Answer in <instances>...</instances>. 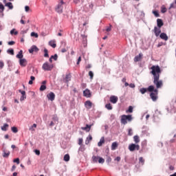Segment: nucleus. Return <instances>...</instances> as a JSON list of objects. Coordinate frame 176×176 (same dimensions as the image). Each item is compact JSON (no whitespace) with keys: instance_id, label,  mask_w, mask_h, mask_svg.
Returning a JSON list of instances; mask_svg holds the SVG:
<instances>
[{"instance_id":"nucleus-1","label":"nucleus","mask_w":176,"mask_h":176,"mask_svg":"<svg viewBox=\"0 0 176 176\" xmlns=\"http://www.w3.org/2000/svg\"><path fill=\"white\" fill-rule=\"evenodd\" d=\"M151 69V74L153 76V83L155 85L157 89H155V86L150 85L148 87V91L150 93V98H151L152 101L156 102L157 98H159V90L157 89H160L163 86V81L159 80L162 70H160L159 65H153Z\"/></svg>"},{"instance_id":"nucleus-2","label":"nucleus","mask_w":176,"mask_h":176,"mask_svg":"<svg viewBox=\"0 0 176 176\" xmlns=\"http://www.w3.org/2000/svg\"><path fill=\"white\" fill-rule=\"evenodd\" d=\"M133 120V116L131 115H122L121 116L120 123L121 124H127L128 122Z\"/></svg>"},{"instance_id":"nucleus-3","label":"nucleus","mask_w":176,"mask_h":176,"mask_svg":"<svg viewBox=\"0 0 176 176\" xmlns=\"http://www.w3.org/2000/svg\"><path fill=\"white\" fill-rule=\"evenodd\" d=\"M64 0H60V2L55 8V11L59 14H61V13H63V9H64V7L63 6L64 5Z\"/></svg>"},{"instance_id":"nucleus-4","label":"nucleus","mask_w":176,"mask_h":176,"mask_svg":"<svg viewBox=\"0 0 176 176\" xmlns=\"http://www.w3.org/2000/svg\"><path fill=\"white\" fill-rule=\"evenodd\" d=\"M130 152H134V151H140V146L137 144H131L128 147Z\"/></svg>"},{"instance_id":"nucleus-5","label":"nucleus","mask_w":176,"mask_h":176,"mask_svg":"<svg viewBox=\"0 0 176 176\" xmlns=\"http://www.w3.org/2000/svg\"><path fill=\"white\" fill-rule=\"evenodd\" d=\"M42 68L44 71H52L53 69V65H50L49 63L45 62L43 65Z\"/></svg>"},{"instance_id":"nucleus-6","label":"nucleus","mask_w":176,"mask_h":176,"mask_svg":"<svg viewBox=\"0 0 176 176\" xmlns=\"http://www.w3.org/2000/svg\"><path fill=\"white\" fill-rule=\"evenodd\" d=\"M47 97L50 101H54V99L56 98V95L53 92H50L47 95Z\"/></svg>"},{"instance_id":"nucleus-7","label":"nucleus","mask_w":176,"mask_h":176,"mask_svg":"<svg viewBox=\"0 0 176 176\" xmlns=\"http://www.w3.org/2000/svg\"><path fill=\"white\" fill-rule=\"evenodd\" d=\"M35 52L36 53H38L39 52V48L36 47V45H32L30 49H29V53L32 54Z\"/></svg>"},{"instance_id":"nucleus-8","label":"nucleus","mask_w":176,"mask_h":176,"mask_svg":"<svg viewBox=\"0 0 176 176\" xmlns=\"http://www.w3.org/2000/svg\"><path fill=\"white\" fill-rule=\"evenodd\" d=\"M118 100H119L118 96H110V102H111V104H116V102H118Z\"/></svg>"},{"instance_id":"nucleus-9","label":"nucleus","mask_w":176,"mask_h":176,"mask_svg":"<svg viewBox=\"0 0 176 176\" xmlns=\"http://www.w3.org/2000/svg\"><path fill=\"white\" fill-rule=\"evenodd\" d=\"M153 31H154L155 36H159V35H160V33L162 32L160 28H157L156 26L154 28Z\"/></svg>"},{"instance_id":"nucleus-10","label":"nucleus","mask_w":176,"mask_h":176,"mask_svg":"<svg viewBox=\"0 0 176 176\" xmlns=\"http://www.w3.org/2000/svg\"><path fill=\"white\" fill-rule=\"evenodd\" d=\"M93 125H89V124H86V126L85 127H81V130H83L84 131H87V133H89V131H90V130L91 129V126Z\"/></svg>"},{"instance_id":"nucleus-11","label":"nucleus","mask_w":176,"mask_h":176,"mask_svg":"<svg viewBox=\"0 0 176 176\" xmlns=\"http://www.w3.org/2000/svg\"><path fill=\"white\" fill-rule=\"evenodd\" d=\"M19 64L21 67L27 66V60L25 58H22L19 60Z\"/></svg>"},{"instance_id":"nucleus-12","label":"nucleus","mask_w":176,"mask_h":176,"mask_svg":"<svg viewBox=\"0 0 176 176\" xmlns=\"http://www.w3.org/2000/svg\"><path fill=\"white\" fill-rule=\"evenodd\" d=\"M164 25V23H163V20H162L161 19H157V25L159 28H162V27H163Z\"/></svg>"},{"instance_id":"nucleus-13","label":"nucleus","mask_w":176,"mask_h":176,"mask_svg":"<svg viewBox=\"0 0 176 176\" xmlns=\"http://www.w3.org/2000/svg\"><path fill=\"white\" fill-rule=\"evenodd\" d=\"M85 107L87 109H90L93 105V103L90 100H87L85 102Z\"/></svg>"},{"instance_id":"nucleus-14","label":"nucleus","mask_w":176,"mask_h":176,"mask_svg":"<svg viewBox=\"0 0 176 176\" xmlns=\"http://www.w3.org/2000/svg\"><path fill=\"white\" fill-rule=\"evenodd\" d=\"M46 89V80H44L42 82V85L40 87V91H45V89Z\"/></svg>"},{"instance_id":"nucleus-15","label":"nucleus","mask_w":176,"mask_h":176,"mask_svg":"<svg viewBox=\"0 0 176 176\" xmlns=\"http://www.w3.org/2000/svg\"><path fill=\"white\" fill-rule=\"evenodd\" d=\"M83 94H84L85 97H87V98L91 97V94L90 93V90H89V89H85L83 91Z\"/></svg>"},{"instance_id":"nucleus-16","label":"nucleus","mask_w":176,"mask_h":176,"mask_svg":"<svg viewBox=\"0 0 176 176\" xmlns=\"http://www.w3.org/2000/svg\"><path fill=\"white\" fill-rule=\"evenodd\" d=\"M160 37L161 39H163V41H168V36L166 33H161Z\"/></svg>"},{"instance_id":"nucleus-17","label":"nucleus","mask_w":176,"mask_h":176,"mask_svg":"<svg viewBox=\"0 0 176 176\" xmlns=\"http://www.w3.org/2000/svg\"><path fill=\"white\" fill-rule=\"evenodd\" d=\"M141 60H142V54H139L138 56L134 58L135 63H138V61H141Z\"/></svg>"},{"instance_id":"nucleus-18","label":"nucleus","mask_w":176,"mask_h":176,"mask_svg":"<svg viewBox=\"0 0 176 176\" xmlns=\"http://www.w3.org/2000/svg\"><path fill=\"white\" fill-rule=\"evenodd\" d=\"M49 45L50 46H51V47H53V49H55V47H56L57 44H56V40H52L49 42Z\"/></svg>"},{"instance_id":"nucleus-19","label":"nucleus","mask_w":176,"mask_h":176,"mask_svg":"<svg viewBox=\"0 0 176 176\" xmlns=\"http://www.w3.org/2000/svg\"><path fill=\"white\" fill-rule=\"evenodd\" d=\"M71 78H72L71 73L66 74L65 78V80L66 83H68V82H69L71 80Z\"/></svg>"},{"instance_id":"nucleus-20","label":"nucleus","mask_w":176,"mask_h":176,"mask_svg":"<svg viewBox=\"0 0 176 176\" xmlns=\"http://www.w3.org/2000/svg\"><path fill=\"white\" fill-rule=\"evenodd\" d=\"M118 146H119V144H118V142H113L111 144V151H116Z\"/></svg>"},{"instance_id":"nucleus-21","label":"nucleus","mask_w":176,"mask_h":176,"mask_svg":"<svg viewBox=\"0 0 176 176\" xmlns=\"http://www.w3.org/2000/svg\"><path fill=\"white\" fill-rule=\"evenodd\" d=\"M92 140L93 137L91 136V135H89V136L85 140V144L89 145V144H90V141H91Z\"/></svg>"},{"instance_id":"nucleus-22","label":"nucleus","mask_w":176,"mask_h":176,"mask_svg":"<svg viewBox=\"0 0 176 176\" xmlns=\"http://www.w3.org/2000/svg\"><path fill=\"white\" fill-rule=\"evenodd\" d=\"M24 56L23 55V50L19 52L18 54L16 55V58H19L21 60Z\"/></svg>"},{"instance_id":"nucleus-23","label":"nucleus","mask_w":176,"mask_h":176,"mask_svg":"<svg viewBox=\"0 0 176 176\" xmlns=\"http://www.w3.org/2000/svg\"><path fill=\"white\" fill-rule=\"evenodd\" d=\"M133 141H134V142H135V144H138V143L140 142V136H138V135H135V136L133 137Z\"/></svg>"},{"instance_id":"nucleus-24","label":"nucleus","mask_w":176,"mask_h":176,"mask_svg":"<svg viewBox=\"0 0 176 176\" xmlns=\"http://www.w3.org/2000/svg\"><path fill=\"white\" fill-rule=\"evenodd\" d=\"M99 159H100V157H98V156H96V155L92 156V160H93L94 163H97L98 162Z\"/></svg>"},{"instance_id":"nucleus-25","label":"nucleus","mask_w":176,"mask_h":176,"mask_svg":"<svg viewBox=\"0 0 176 176\" xmlns=\"http://www.w3.org/2000/svg\"><path fill=\"white\" fill-rule=\"evenodd\" d=\"M10 155V151H8L6 153V151H3V157H9Z\"/></svg>"},{"instance_id":"nucleus-26","label":"nucleus","mask_w":176,"mask_h":176,"mask_svg":"<svg viewBox=\"0 0 176 176\" xmlns=\"http://www.w3.org/2000/svg\"><path fill=\"white\" fill-rule=\"evenodd\" d=\"M105 142V140L104 138H102L100 140V142L98 143V146H102V144Z\"/></svg>"},{"instance_id":"nucleus-27","label":"nucleus","mask_w":176,"mask_h":176,"mask_svg":"<svg viewBox=\"0 0 176 176\" xmlns=\"http://www.w3.org/2000/svg\"><path fill=\"white\" fill-rule=\"evenodd\" d=\"M9 127V124H4L3 126H1V130L3 131H6L8 130V128Z\"/></svg>"},{"instance_id":"nucleus-28","label":"nucleus","mask_w":176,"mask_h":176,"mask_svg":"<svg viewBox=\"0 0 176 176\" xmlns=\"http://www.w3.org/2000/svg\"><path fill=\"white\" fill-rule=\"evenodd\" d=\"M7 53L8 54H11V56H14V50L13 49H9L7 50Z\"/></svg>"},{"instance_id":"nucleus-29","label":"nucleus","mask_w":176,"mask_h":176,"mask_svg":"<svg viewBox=\"0 0 176 176\" xmlns=\"http://www.w3.org/2000/svg\"><path fill=\"white\" fill-rule=\"evenodd\" d=\"M105 108L107 109H108L109 111H111V110H112V104H111V103H109V104H105Z\"/></svg>"},{"instance_id":"nucleus-30","label":"nucleus","mask_w":176,"mask_h":176,"mask_svg":"<svg viewBox=\"0 0 176 176\" xmlns=\"http://www.w3.org/2000/svg\"><path fill=\"white\" fill-rule=\"evenodd\" d=\"M44 57H46L47 58L49 57V51L46 48L44 49Z\"/></svg>"},{"instance_id":"nucleus-31","label":"nucleus","mask_w":176,"mask_h":176,"mask_svg":"<svg viewBox=\"0 0 176 176\" xmlns=\"http://www.w3.org/2000/svg\"><path fill=\"white\" fill-rule=\"evenodd\" d=\"M140 91L142 94H145L148 91V88H142L140 89Z\"/></svg>"},{"instance_id":"nucleus-32","label":"nucleus","mask_w":176,"mask_h":176,"mask_svg":"<svg viewBox=\"0 0 176 176\" xmlns=\"http://www.w3.org/2000/svg\"><path fill=\"white\" fill-rule=\"evenodd\" d=\"M63 160L65 162H69V154L65 155Z\"/></svg>"},{"instance_id":"nucleus-33","label":"nucleus","mask_w":176,"mask_h":176,"mask_svg":"<svg viewBox=\"0 0 176 176\" xmlns=\"http://www.w3.org/2000/svg\"><path fill=\"white\" fill-rule=\"evenodd\" d=\"M6 6H7L8 8H9V9H13V4L10 2H8L6 4Z\"/></svg>"},{"instance_id":"nucleus-34","label":"nucleus","mask_w":176,"mask_h":176,"mask_svg":"<svg viewBox=\"0 0 176 176\" xmlns=\"http://www.w3.org/2000/svg\"><path fill=\"white\" fill-rule=\"evenodd\" d=\"M3 10H5V6L0 3V13H3Z\"/></svg>"},{"instance_id":"nucleus-35","label":"nucleus","mask_w":176,"mask_h":176,"mask_svg":"<svg viewBox=\"0 0 176 176\" xmlns=\"http://www.w3.org/2000/svg\"><path fill=\"white\" fill-rule=\"evenodd\" d=\"M11 130H12V133H18V131H19V130L17 129V127H16V126H12V128H11Z\"/></svg>"},{"instance_id":"nucleus-36","label":"nucleus","mask_w":176,"mask_h":176,"mask_svg":"<svg viewBox=\"0 0 176 176\" xmlns=\"http://www.w3.org/2000/svg\"><path fill=\"white\" fill-rule=\"evenodd\" d=\"M98 163H100V164H104L105 162V160H104V158L101 157H99V160H98Z\"/></svg>"},{"instance_id":"nucleus-37","label":"nucleus","mask_w":176,"mask_h":176,"mask_svg":"<svg viewBox=\"0 0 176 176\" xmlns=\"http://www.w3.org/2000/svg\"><path fill=\"white\" fill-rule=\"evenodd\" d=\"M133 107L132 106H129V109L126 110V112H129V113H133Z\"/></svg>"},{"instance_id":"nucleus-38","label":"nucleus","mask_w":176,"mask_h":176,"mask_svg":"<svg viewBox=\"0 0 176 176\" xmlns=\"http://www.w3.org/2000/svg\"><path fill=\"white\" fill-rule=\"evenodd\" d=\"M139 162H140V163H141L142 164H144V163H145V160H144V157H140L139 158Z\"/></svg>"},{"instance_id":"nucleus-39","label":"nucleus","mask_w":176,"mask_h":176,"mask_svg":"<svg viewBox=\"0 0 176 176\" xmlns=\"http://www.w3.org/2000/svg\"><path fill=\"white\" fill-rule=\"evenodd\" d=\"M89 76H90V79H93V78H94V74L91 71L89 72Z\"/></svg>"},{"instance_id":"nucleus-40","label":"nucleus","mask_w":176,"mask_h":176,"mask_svg":"<svg viewBox=\"0 0 176 176\" xmlns=\"http://www.w3.org/2000/svg\"><path fill=\"white\" fill-rule=\"evenodd\" d=\"M51 58H53L55 61H57V58H58V56H57V54H55L54 56H51Z\"/></svg>"},{"instance_id":"nucleus-41","label":"nucleus","mask_w":176,"mask_h":176,"mask_svg":"<svg viewBox=\"0 0 176 176\" xmlns=\"http://www.w3.org/2000/svg\"><path fill=\"white\" fill-rule=\"evenodd\" d=\"M81 36H82L84 42H87V36H86L85 34H82Z\"/></svg>"},{"instance_id":"nucleus-42","label":"nucleus","mask_w":176,"mask_h":176,"mask_svg":"<svg viewBox=\"0 0 176 176\" xmlns=\"http://www.w3.org/2000/svg\"><path fill=\"white\" fill-rule=\"evenodd\" d=\"M14 31H16V29H12V30L10 31L11 35H13V34H14V35H17V34H19V32H17L16 31V32H14Z\"/></svg>"},{"instance_id":"nucleus-43","label":"nucleus","mask_w":176,"mask_h":176,"mask_svg":"<svg viewBox=\"0 0 176 176\" xmlns=\"http://www.w3.org/2000/svg\"><path fill=\"white\" fill-rule=\"evenodd\" d=\"M153 13L154 14L155 17H160V14H159V12L156 10L153 11Z\"/></svg>"},{"instance_id":"nucleus-44","label":"nucleus","mask_w":176,"mask_h":176,"mask_svg":"<svg viewBox=\"0 0 176 176\" xmlns=\"http://www.w3.org/2000/svg\"><path fill=\"white\" fill-rule=\"evenodd\" d=\"M25 98H27V95L26 94L22 95L20 100H21V101H24V100H25Z\"/></svg>"},{"instance_id":"nucleus-45","label":"nucleus","mask_w":176,"mask_h":176,"mask_svg":"<svg viewBox=\"0 0 176 176\" xmlns=\"http://www.w3.org/2000/svg\"><path fill=\"white\" fill-rule=\"evenodd\" d=\"M31 36H34L35 38H38V33H35V32H32L31 33Z\"/></svg>"},{"instance_id":"nucleus-46","label":"nucleus","mask_w":176,"mask_h":176,"mask_svg":"<svg viewBox=\"0 0 176 176\" xmlns=\"http://www.w3.org/2000/svg\"><path fill=\"white\" fill-rule=\"evenodd\" d=\"M161 12L162 13H166V12H167V8H166V7H162Z\"/></svg>"},{"instance_id":"nucleus-47","label":"nucleus","mask_w":176,"mask_h":176,"mask_svg":"<svg viewBox=\"0 0 176 176\" xmlns=\"http://www.w3.org/2000/svg\"><path fill=\"white\" fill-rule=\"evenodd\" d=\"M83 144V138L78 139V145H82Z\"/></svg>"},{"instance_id":"nucleus-48","label":"nucleus","mask_w":176,"mask_h":176,"mask_svg":"<svg viewBox=\"0 0 176 176\" xmlns=\"http://www.w3.org/2000/svg\"><path fill=\"white\" fill-rule=\"evenodd\" d=\"M14 163H16L17 164H20V159L16 158L15 160H14Z\"/></svg>"},{"instance_id":"nucleus-49","label":"nucleus","mask_w":176,"mask_h":176,"mask_svg":"<svg viewBox=\"0 0 176 176\" xmlns=\"http://www.w3.org/2000/svg\"><path fill=\"white\" fill-rule=\"evenodd\" d=\"M5 67V63H3V61L0 60V68L2 69Z\"/></svg>"},{"instance_id":"nucleus-50","label":"nucleus","mask_w":176,"mask_h":176,"mask_svg":"<svg viewBox=\"0 0 176 176\" xmlns=\"http://www.w3.org/2000/svg\"><path fill=\"white\" fill-rule=\"evenodd\" d=\"M128 135H133V130L131 129H129Z\"/></svg>"},{"instance_id":"nucleus-51","label":"nucleus","mask_w":176,"mask_h":176,"mask_svg":"<svg viewBox=\"0 0 176 176\" xmlns=\"http://www.w3.org/2000/svg\"><path fill=\"white\" fill-rule=\"evenodd\" d=\"M80 61H82V57L79 56L77 61V65H79V64L80 63Z\"/></svg>"},{"instance_id":"nucleus-52","label":"nucleus","mask_w":176,"mask_h":176,"mask_svg":"<svg viewBox=\"0 0 176 176\" xmlns=\"http://www.w3.org/2000/svg\"><path fill=\"white\" fill-rule=\"evenodd\" d=\"M34 152L36 155H37V156H39V155H41V151L39 150H35Z\"/></svg>"},{"instance_id":"nucleus-53","label":"nucleus","mask_w":176,"mask_h":176,"mask_svg":"<svg viewBox=\"0 0 176 176\" xmlns=\"http://www.w3.org/2000/svg\"><path fill=\"white\" fill-rule=\"evenodd\" d=\"M19 92L21 93L22 96L25 95V91H22L21 89H19Z\"/></svg>"},{"instance_id":"nucleus-54","label":"nucleus","mask_w":176,"mask_h":176,"mask_svg":"<svg viewBox=\"0 0 176 176\" xmlns=\"http://www.w3.org/2000/svg\"><path fill=\"white\" fill-rule=\"evenodd\" d=\"M25 12H30V6H25Z\"/></svg>"},{"instance_id":"nucleus-55","label":"nucleus","mask_w":176,"mask_h":176,"mask_svg":"<svg viewBox=\"0 0 176 176\" xmlns=\"http://www.w3.org/2000/svg\"><path fill=\"white\" fill-rule=\"evenodd\" d=\"M107 163H111V162H112V158H111V157H108L107 159Z\"/></svg>"},{"instance_id":"nucleus-56","label":"nucleus","mask_w":176,"mask_h":176,"mask_svg":"<svg viewBox=\"0 0 176 176\" xmlns=\"http://www.w3.org/2000/svg\"><path fill=\"white\" fill-rule=\"evenodd\" d=\"M14 43H16L14 41H9V42H8V45H9L10 46H12V45H14Z\"/></svg>"},{"instance_id":"nucleus-57","label":"nucleus","mask_w":176,"mask_h":176,"mask_svg":"<svg viewBox=\"0 0 176 176\" xmlns=\"http://www.w3.org/2000/svg\"><path fill=\"white\" fill-rule=\"evenodd\" d=\"M129 87H131V89H134V87H135V85L133 84V83H131L129 85Z\"/></svg>"},{"instance_id":"nucleus-58","label":"nucleus","mask_w":176,"mask_h":176,"mask_svg":"<svg viewBox=\"0 0 176 176\" xmlns=\"http://www.w3.org/2000/svg\"><path fill=\"white\" fill-rule=\"evenodd\" d=\"M33 127H34V129H36V124H34L32 126V127L30 128V130H32Z\"/></svg>"},{"instance_id":"nucleus-59","label":"nucleus","mask_w":176,"mask_h":176,"mask_svg":"<svg viewBox=\"0 0 176 176\" xmlns=\"http://www.w3.org/2000/svg\"><path fill=\"white\" fill-rule=\"evenodd\" d=\"M120 157H117L114 160L116 161V162H120Z\"/></svg>"},{"instance_id":"nucleus-60","label":"nucleus","mask_w":176,"mask_h":176,"mask_svg":"<svg viewBox=\"0 0 176 176\" xmlns=\"http://www.w3.org/2000/svg\"><path fill=\"white\" fill-rule=\"evenodd\" d=\"M14 170H16V166L15 165L12 166V167L11 168V171H14Z\"/></svg>"},{"instance_id":"nucleus-61","label":"nucleus","mask_w":176,"mask_h":176,"mask_svg":"<svg viewBox=\"0 0 176 176\" xmlns=\"http://www.w3.org/2000/svg\"><path fill=\"white\" fill-rule=\"evenodd\" d=\"M61 52H62V53H65V52H67V49L63 48V49L61 50Z\"/></svg>"},{"instance_id":"nucleus-62","label":"nucleus","mask_w":176,"mask_h":176,"mask_svg":"<svg viewBox=\"0 0 176 176\" xmlns=\"http://www.w3.org/2000/svg\"><path fill=\"white\" fill-rule=\"evenodd\" d=\"M111 27H109L106 29V31H107V32H109V31H111Z\"/></svg>"},{"instance_id":"nucleus-63","label":"nucleus","mask_w":176,"mask_h":176,"mask_svg":"<svg viewBox=\"0 0 176 176\" xmlns=\"http://www.w3.org/2000/svg\"><path fill=\"white\" fill-rule=\"evenodd\" d=\"M30 80H35V77L33 76H30Z\"/></svg>"},{"instance_id":"nucleus-64","label":"nucleus","mask_w":176,"mask_h":176,"mask_svg":"<svg viewBox=\"0 0 176 176\" xmlns=\"http://www.w3.org/2000/svg\"><path fill=\"white\" fill-rule=\"evenodd\" d=\"M50 126H54V122H53V121H52V122H50Z\"/></svg>"}]
</instances>
